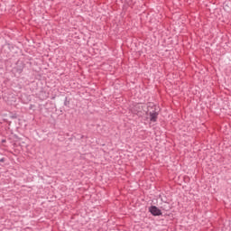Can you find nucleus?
<instances>
[{
  "instance_id": "f257e3e1",
  "label": "nucleus",
  "mask_w": 231,
  "mask_h": 231,
  "mask_svg": "<svg viewBox=\"0 0 231 231\" xmlns=\"http://www.w3.org/2000/svg\"><path fill=\"white\" fill-rule=\"evenodd\" d=\"M150 212L152 216H162V210L155 206L150 208Z\"/></svg>"
},
{
  "instance_id": "f03ea898",
  "label": "nucleus",
  "mask_w": 231,
  "mask_h": 231,
  "mask_svg": "<svg viewBox=\"0 0 231 231\" xmlns=\"http://www.w3.org/2000/svg\"><path fill=\"white\" fill-rule=\"evenodd\" d=\"M149 116L151 122H156V120H158V113L155 111L149 112Z\"/></svg>"
},
{
  "instance_id": "7ed1b4c3",
  "label": "nucleus",
  "mask_w": 231,
  "mask_h": 231,
  "mask_svg": "<svg viewBox=\"0 0 231 231\" xmlns=\"http://www.w3.org/2000/svg\"><path fill=\"white\" fill-rule=\"evenodd\" d=\"M140 107H142V105H140V104H137L135 106V113H140L142 111V110H138V109H140Z\"/></svg>"
},
{
  "instance_id": "20e7f679",
  "label": "nucleus",
  "mask_w": 231,
  "mask_h": 231,
  "mask_svg": "<svg viewBox=\"0 0 231 231\" xmlns=\"http://www.w3.org/2000/svg\"><path fill=\"white\" fill-rule=\"evenodd\" d=\"M164 210H168L167 208H164Z\"/></svg>"
}]
</instances>
